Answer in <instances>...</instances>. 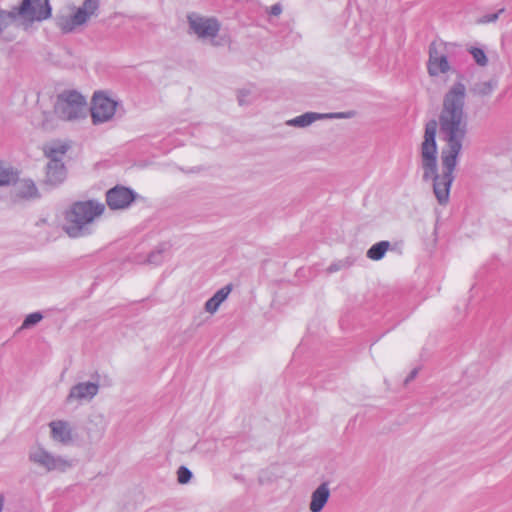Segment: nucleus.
Listing matches in <instances>:
<instances>
[{
    "label": "nucleus",
    "instance_id": "obj_1",
    "mask_svg": "<svg viewBox=\"0 0 512 512\" xmlns=\"http://www.w3.org/2000/svg\"><path fill=\"white\" fill-rule=\"evenodd\" d=\"M466 87L455 82L444 94L438 117L425 125L421 143L422 180L433 182V193L440 205L449 202L453 172L468 132L465 112Z\"/></svg>",
    "mask_w": 512,
    "mask_h": 512
},
{
    "label": "nucleus",
    "instance_id": "obj_2",
    "mask_svg": "<svg viewBox=\"0 0 512 512\" xmlns=\"http://www.w3.org/2000/svg\"><path fill=\"white\" fill-rule=\"evenodd\" d=\"M105 206L101 203L89 201H80L72 205L66 213L65 232L73 238L89 234L88 225L92 223L96 216L101 215Z\"/></svg>",
    "mask_w": 512,
    "mask_h": 512
},
{
    "label": "nucleus",
    "instance_id": "obj_3",
    "mask_svg": "<svg viewBox=\"0 0 512 512\" xmlns=\"http://www.w3.org/2000/svg\"><path fill=\"white\" fill-rule=\"evenodd\" d=\"M87 112V103L84 96L75 90H65L58 94L54 113L61 120L73 121L84 118Z\"/></svg>",
    "mask_w": 512,
    "mask_h": 512
},
{
    "label": "nucleus",
    "instance_id": "obj_4",
    "mask_svg": "<svg viewBox=\"0 0 512 512\" xmlns=\"http://www.w3.org/2000/svg\"><path fill=\"white\" fill-rule=\"evenodd\" d=\"M99 7L100 0H84L72 15L58 14L55 18L56 25L62 33H71L78 26L86 24L91 17L97 16Z\"/></svg>",
    "mask_w": 512,
    "mask_h": 512
},
{
    "label": "nucleus",
    "instance_id": "obj_5",
    "mask_svg": "<svg viewBox=\"0 0 512 512\" xmlns=\"http://www.w3.org/2000/svg\"><path fill=\"white\" fill-rule=\"evenodd\" d=\"M28 459L36 466L43 468L46 472H65L73 466L71 460L63 458L62 456H55L40 446L30 449Z\"/></svg>",
    "mask_w": 512,
    "mask_h": 512
},
{
    "label": "nucleus",
    "instance_id": "obj_6",
    "mask_svg": "<svg viewBox=\"0 0 512 512\" xmlns=\"http://www.w3.org/2000/svg\"><path fill=\"white\" fill-rule=\"evenodd\" d=\"M14 9L18 17L29 22L46 20L52 12L49 0H22Z\"/></svg>",
    "mask_w": 512,
    "mask_h": 512
},
{
    "label": "nucleus",
    "instance_id": "obj_7",
    "mask_svg": "<svg viewBox=\"0 0 512 512\" xmlns=\"http://www.w3.org/2000/svg\"><path fill=\"white\" fill-rule=\"evenodd\" d=\"M119 103L106 96L103 92H96L92 98L91 117L93 124L107 122L117 113Z\"/></svg>",
    "mask_w": 512,
    "mask_h": 512
},
{
    "label": "nucleus",
    "instance_id": "obj_8",
    "mask_svg": "<svg viewBox=\"0 0 512 512\" xmlns=\"http://www.w3.org/2000/svg\"><path fill=\"white\" fill-rule=\"evenodd\" d=\"M136 197L137 194L132 189L116 185L106 192V203L111 210H123L128 208Z\"/></svg>",
    "mask_w": 512,
    "mask_h": 512
},
{
    "label": "nucleus",
    "instance_id": "obj_9",
    "mask_svg": "<svg viewBox=\"0 0 512 512\" xmlns=\"http://www.w3.org/2000/svg\"><path fill=\"white\" fill-rule=\"evenodd\" d=\"M187 20L191 30L200 38H214L220 30V24L215 18H205L191 13Z\"/></svg>",
    "mask_w": 512,
    "mask_h": 512
},
{
    "label": "nucleus",
    "instance_id": "obj_10",
    "mask_svg": "<svg viewBox=\"0 0 512 512\" xmlns=\"http://www.w3.org/2000/svg\"><path fill=\"white\" fill-rule=\"evenodd\" d=\"M99 385L94 382H81L71 387L69 394L66 398L67 403L73 401H89L97 395Z\"/></svg>",
    "mask_w": 512,
    "mask_h": 512
},
{
    "label": "nucleus",
    "instance_id": "obj_11",
    "mask_svg": "<svg viewBox=\"0 0 512 512\" xmlns=\"http://www.w3.org/2000/svg\"><path fill=\"white\" fill-rule=\"evenodd\" d=\"M65 178L66 167L61 159H54L47 163L44 184L54 187L61 184Z\"/></svg>",
    "mask_w": 512,
    "mask_h": 512
},
{
    "label": "nucleus",
    "instance_id": "obj_12",
    "mask_svg": "<svg viewBox=\"0 0 512 512\" xmlns=\"http://www.w3.org/2000/svg\"><path fill=\"white\" fill-rule=\"evenodd\" d=\"M344 117L343 113H329V114H320L315 112H306L300 116H297L291 120H288L286 124L288 126L304 128L311 125L314 121L326 118H342Z\"/></svg>",
    "mask_w": 512,
    "mask_h": 512
},
{
    "label": "nucleus",
    "instance_id": "obj_13",
    "mask_svg": "<svg viewBox=\"0 0 512 512\" xmlns=\"http://www.w3.org/2000/svg\"><path fill=\"white\" fill-rule=\"evenodd\" d=\"M330 497V490L327 482L321 483L311 495L309 509L311 512H321Z\"/></svg>",
    "mask_w": 512,
    "mask_h": 512
},
{
    "label": "nucleus",
    "instance_id": "obj_14",
    "mask_svg": "<svg viewBox=\"0 0 512 512\" xmlns=\"http://www.w3.org/2000/svg\"><path fill=\"white\" fill-rule=\"evenodd\" d=\"M51 429V437L55 441L63 444L69 443L72 440L71 429L69 424L63 420L52 421L49 423Z\"/></svg>",
    "mask_w": 512,
    "mask_h": 512
},
{
    "label": "nucleus",
    "instance_id": "obj_15",
    "mask_svg": "<svg viewBox=\"0 0 512 512\" xmlns=\"http://www.w3.org/2000/svg\"><path fill=\"white\" fill-rule=\"evenodd\" d=\"M232 291V284H228L219 289L206 303L205 310L211 314L215 313L222 302L226 300Z\"/></svg>",
    "mask_w": 512,
    "mask_h": 512
},
{
    "label": "nucleus",
    "instance_id": "obj_16",
    "mask_svg": "<svg viewBox=\"0 0 512 512\" xmlns=\"http://www.w3.org/2000/svg\"><path fill=\"white\" fill-rule=\"evenodd\" d=\"M427 69L429 75L432 77L448 72L450 70V65L447 60V55H441L433 61H428Z\"/></svg>",
    "mask_w": 512,
    "mask_h": 512
},
{
    "label": "nucleus",
    "instance_id": "obj_17",
    "mask_svg": "<svg viewBox=\"0 0 512 512\" xmlns=\"http://www.w3.org/2000/svg\"><path fill=\"white\" fill-rule=\"evenodd\" d=\"M455 47L452 43H442L433 41L429 46V60L433 61L439 58L441 55H447L450 52V49Z\"/></svg>",
    "mask_w": 512,
    "mask_h": 512
},
{
    "label": "nucleus",
    "instance_id": "obj_18",
    "mask_svg": "<svg viewBox=\"0 0 512 512\" xmlns=\"http://www.w3.org/2000/svg\"><path fill=\"white\" fill-rule=\"evenodd\" d=\"M390 246L391 244L389 241L384 240L377 242L368 249L366 256L371 260L379 261L384 257Z\"/></svg>",
    "mask_w": 512,
    "mask_h": 512
},
{
    "label": "nucleus",
    "instance_id": "obj_19",
    "mask_svg": "<svg viewBox=\"0 0 512 512\" xmlns=\"http://www.w3.org/2000/svg\"><path fill=\"white\" fill-rule=\"evenodd\" d=\"M37 187L31 180H23L18 184L16 194L21 198H34L37 197Z\"/></svg>",
    "mask_w": 512,
    "mask_h": 512
},
{
    "label": "nucleus",
    "instance_id": "obj_20",
    "mask_svg": "<svg viewBox=\"0 0 512 512\" xmlns=\"http://www.w3.org/2000/svg\"><path fill=\"white\" fill-rule=\"evenodd\" d=\"M17 180L18 173L0 162V187L14 184Z\"/></svg>",
    "mask_w": 512,
    "mask_h": 512
},
{
    "label": "nucleus",
    "instance_id": "obj_21",
    "mask_svg": "<svg viewBox=\"0 0 512 512\" xmlns=\"http://www.w3.org/2000/svg\"><path fill=\"white\" fill-rule=\"evenodd\" d=\"M496 86H497L496 80L477 82L471 88V92L474 95H478V96H488L493 92V90L495 89Z\"/></svg>",
    "mask_w": 512,
    "mask_h": 512
},
{
    "label": "nucleus",
    "instance_id": "obj_22",
    "mask_svg": "<svg viewBox=\"0 0 512 512\" xmlns=\"http://www.w3.org/2000/svg\"><path fill=\"white\" fill-rule=\"evenodd\" d=\"M17 17V13L14 8L11 11L0 9V34H2V32L11 25Z\"/></svg>",
    "mask_w": 512,
    "mask_h": 512
},
{
    "label": "nucleus",
    "instance_id": "obj_23",
    "mask_svg": "<svg viewBox=\"0 0 512 512\" xmlns=\"http://www.w3.org/2000/svg\"><path fill=\"white\" fill-rule=\"evenodd\" d=\"M67 150H68L67 145H60L57 147H51L49 149H45L44 152H45L46 157H48L50 159L49 161H53L54 159L62 160V156L67 152Z\"/></svg>",
    "mask_w": 512,
    "mask_h": 512
},
{
    "label": "nucleus",
    "instance_id": "obj_24",
    "mask_svg": "<svg viewBox=\"0 0 512 512\" xmlns=\"http://www.w3.org/2000/svg\"><path fill=\"white\" fill-rule=\"evenodd\" d=\"M469 51L473 56V59L476 62V64L482 67L487 65L488 59L483 49L472 47Z\"/></svg>",
    "mask_w": 512,
    "mask_h": 512
},
{
    "label": "nucleus",
    "instance_id": "obj_25",
    "mask_svg": "<svg viewBox=\"0 0 512 512\" xmlns=\"http://www.w3.org/2000/svg\"><path fill=\"white\" fill-rule=\"evenodd\" d=\"M43 318V315L40 312H34L29 314L23 321L21 329L30 328L36 324H38Z\"/></svg>",
    "mask_w": 512,
    "mask_h": 512
},
{
    "label": "nucleus",
    "instance_id": "obj_26",
    "mask_svg": "<svg viewBox=\"0 0 512 512\" xmlns=\"http://www.w3.org/2000/svg\"><path fill=\"white\" fill-rule=\"evenodd\" d=\"M192 478V472L185 466L179 467L177 471V479L181 484L188 483Z\"/></svg>",
    "mask_w": 512,
    "mask_h": 512
},
{
    "label": "nucleus",
    "instance_id": "obj_27",
    "mask_svg": "<svg viewBox=\"0 0 512 512\" xmlns=\"http://www.w3.org/2000/svg\"><path fill=\"white\" fill-rule=\"evenodd\" d=\"M41 127L44 130H52L55 127V124L53 122V117L50 113H43V120L41 123Z\"/></svg>",
    "mask_w": 512,
    "mask_h": 512
},
{
    "label": "nucleus",
    "instance_id": "obj_28",
    "mask_svg": "<svg viewBox=\"0 0 512 512\" xmlns=\"http://www.w3.org/2000/svg\"><path fill=\"white\" fill-rule=\"evenodd\" d=\"M352 263L349 262L348 260H340L338 261L337 263H333L331 264L328 268H327V272L328 273H333V272H336L342 268H345V267H349Z\"/></svg>",
    "mask_w": 512,
    "mask_h": 512
},
{
    "label": "nucleus",
    "instance_id": "obj_29",
    "mask_svg": "<svg viewBox=\"0 0 512 512\" xmlns=\"http://www.w3.org/2000/svg\"><path fill=\"white\" fill-rule=\"evenodd\" d=\"M504 12V8L500 9L498 12L496 13H493V14H486L484 16H482L478 22L479 23H490V22H495L498 18H499V15L501 13Z\"/></svg>",
    "mask_w": 512,
    "mask_h": 512
},
{
    "label": "nucleus",
    "instance_id": "obj_30",
    "mask_svg": "<svg viewBox=\"0 0 512 512\" xmlns=\"http://www.w3.org/2000/svg\"><path fill=\"white\" fill-rule=\"evenodd\" d=\"M147 262L158 265L162 262V250L153 251L149 254Z\"/></svg>",
    "mask_w": 512,
    "mask_h": 512
},
{
    "label": "nucleus",
    "instance_id": "obj_31",
    "mask_svg": "<svg viewBox=\"0 0 512 512\" xmlns=\"http://www.w3.org/2000/svg\"><path fill=\"white\" fill-rule=\"evenodd\" d=\"M419 373V368H414L410 373L409 375L406 377V379L404 380V385H407L408 383H410L411 381H413L417 375Z\"/></svg>",
    "mask_w": 512,
    "mask_h": 512
},
{
    "label": "nucleus",
    "instance_id": "obj_32",
    "mask_svg": "<svg viewBox=\"0 0 512 512\" xmlns=\"http://www.w3.org/2000/svg\"><path fill=\"white\" fill-rule=\"evenodd\" d=\"M249 95V91L248 90H241L239 91V94H238V102L240 105H244L246 104V100L245 98Z\"/></svg>",
    "mask_w": 512,
    "mask_h": 512
},
{
    "label": "nucleus",
    "instance_id": "obj_33",
    "mask_svg": "<svg viewBox=\"0 0 512 512\" xmlns=\"http://www.w3.org/2000/svg\"><path fill=\"white\" fill-rule=\"evenodd\" d=\"M282 12V7L280 4H274L270 9V14L273 16H278Z\"/></svg>",
    "mask_w": 512,
    "mask_h": 512
},
{
    "label": "nucleus",
    "instance_id": "obj_34",
    "mask_svg": "<svg viewBox=\"0 0 512 512\" xmlns=\"http://www.w3.org/2000/svg\"><path fill=\"white\" fill-rule=\"evenodd\" d=\"M3 503H4V496L2 494H0V512H2Z\"/></svg>",
    "mask_w": 512,
    "mask_h": 512
}]
</instances>
